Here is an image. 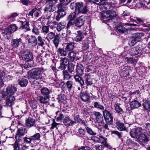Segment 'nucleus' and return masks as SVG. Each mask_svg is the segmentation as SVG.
Wrapping results in <instances>:
<instances>
[{"label": "nucleus", "instance_id": "1", "mask_svg": "<svg viewBox=\"0 0 150 150\" xmlns=\"http://www.w3.org/2000/svg\"><path fill=\"white\" fill-rule=\"evenodd\" d=\"M89 2H92L97 5H100L99 8L103 12L101 13V17L106 19L104 21L110 22L112 24L114 23L113 20L116 16V14L112 10L116 7L115 3L105 2L104 0H88Z\"/></svg>", "mask_w": 150, "mask_h": 150}, {"label": "nucleus", "instance_id": "2", "mask_svg": "<svg viewBox=\"0 0 150 150\" xmlns=\"http://www.w3.org/2000/svg\"><path fill=\"white\" fill-rule=\"evenodd\" d=\"M16 91V88L13 85H9L7 88L6 91L5 92L7 93V96L8 98L6 101L5 106L11 107L14 104L15 98L13 95Z\"/></svg>", "mask_w": 150, "mask_h": 150}, {"label": "nucleus", "instance_id": "3", "mask_svg": "<svg viewBox=\"0 0 150 150\" xmlns=\"http://www.w3.org/2000/svg\"><path fill=\"white\" fill-rule=\"evenodd\" d=\"M16 25L14 24L8 26L2 32L4 37L7 39H9L11 37L12 33L15 32L18 29Z\"/></svg>", "mask_w": 150, "mask_h": 150}, {"label": "nucleus", "instance_id": "4", "mask_svg": "<svg viewBox=\"0 0 150 150\" xmlns=\"http://www.w3.org/2000/svg\"><path fill=\"white\" fill-rule=\"evenodd\" d=\"M88 11L87 6L82 2H77L75 11L78 14H85Z\"/></svg>", "mask_w": 150, "mask_h": 150}, {"label": "nucleus", "instance_id": "5", "mask_svg": "<svg viewBox=\"0 0 150 150\" xmlns=\"http://www.w3.org/2000/svg\"><path fill=\"white\" fill-rule=\"evenodd\" d=\"M43 71V69L42 68L34 69L31 72L30 77L33 79H40L42 78L41 74Z\"/></svg>", "mask_w": 150, "mask_h": 150}, {"label": "nucleus", "instance_id": "6", "mask_svg": "<svg viewBox=\"0 0 150 150\" xmlns=\"http://www.w3.org/2000/svg\"><path fill=\"white\" fill-rule=\"evenodd\" d=\"M103 115L106 122L108 125H112L113 122V117L109 111L105 109L103 111Z\"/></svg>", "mask_w": 150, "mask_h": 150}, {"label": "nucleus", "instance_id": "7", "mask_svg": "<svg viewBox=\"0 0 150 150\" xmlns=\"http://www.w3.org/2000/svg\"><path fill=\"white\" fill-rule=\"evenodd\" d=\"M56 0H49L46 2V6L45 8V11H53L55 9V4L57 3Z\"/></svg>", "mask_w": 150, "mask_h": 150}, {"label": "nucleus", "instance_id": "8", "mask_svg": "<svg viewBox=\"0 0 150 150\" xmlns=\"http://www.w3.org/2000/svg\"><path fill=\"white\" fill-rule=\"evenodd\" d=\"M28 38L27 40L28 41V45L30 47H33L37 45L38 44L37 39L34 35H31L29 36L27 35Z\"/></svg>", "mask_w": 150, "mask_h": 150}, {"label": "nucleus", "instance_id": "9", "mask_svg": "<svg viewBox=\"0 0 150 150\" xmlns=\"http://www.w3.org/2000/svg\"><path fill=\"white\" fill-rule=\"evenodd\" d=\"M143 131V130L141 127H138L134 129L130 132L131 136L132 137L138 138Z\"/></svg>", "mask_w": 150, "mask_h": 150}, {"label": "nucleus", "instance_id": "10", "mask_svg": "<svg viewBox=\"0 0 150 150\" xmlns=\"http://www.w3.org/2000/svg\"><path fill=\"white\" fill-rule=\"evenodd\" d=\"M85 20V18L84 16H81L74 21V24L78 28H80L84 23V22Z\"/></svg>", "mask_w": 150, "mask_h": 150}, {"label": "nucleus", "instance_id": "11", "mask_svg": "<svg viewBox=\"0 0 150 150\" xmlns=\"http://www.w3.org/2000/svg\"><path fill=\"white\" fill-rule=\"evenodd\" d=\"M94 43L93 40L91 36L86 38L84 41L83 49L84 50H86L88 49L90 45H91Z\"/></svg>", "mask_w": 150, "mask_h": 150}, {"label": "nucleus", "instance_id": "12", "mask_svg": "<svg viewBox=\"0 0 150 150\" xmlns=\"http://www.w3.org/2000/svg\"><path fill=\"white\" fill-rule=\"evenodd\" d=\"M145 2L144 0H136L133 2V6L138 8H146V7L145 5Z\"/></svg>", "mask_w": 150, "mask_h": 150}, {"label": "nucleus", "instance_id": "13", "mask_svg": "<svg viewBox=\"0 0 150 150\" xmlns=\"http://www.w3.org/2000/svg\"><path fill=\"white\" fill-rule=\"evenodd\" d=\"M116 127L117 129L120 131L126 130L127 128L130 126L129 124L125 123V124L117 121L116 123Z\"/></svg>", "mask_w": 150, "mask_h": 150}, {"label": "nucleus", "instance_id": "14", "mask_svg": "<svg viewBox=\"0 0 150 150\" xmlns=\"http://www.w3.org/2000/svg\"><path fill=\"white\" fill-rule=\"evenodd\" d=\"M76 12H73L71 13L68 17V19L69 20L67 25L68 28H69L70 26L74 25V19L76 17Z\"/></svg>", "mask_w": 150, "mask_h": 150}, {"label": "nucleus", "instance_id": "15", "mask_svg": "<svg viewBox=\"0 0 150 150\" xmlns=\"http://www.w3.org/2000/svg\"><path fill=\"white\" fill-rule=\"evenodd\" d=\"M90 96L87 91H82L80 93V98L83 101H86L88 100Z\"/></svg>", "mask_w": 150, "mask_h": 150}, {"label": "nucleus", "instance_id": "16", "mask_svg": "<svg viewBox=\"0 0 150 150\" xmlns=\"http://www.w3.org/2000/svg\"><path fill=\"white\" fill-rule=\"evenodd\" d=\"M23 59L25 61L29 62L33 59V54L31 52L25 53L22 56Z\"/></svg>", "mask_w": 150, "mask_h": 150}, {"label": "nucleus", "instance_id": "17", "mask_svg": "<svg viewBox=\"0 0 150 150\" xmlns=\"http://www.w3.org/2000/svg\"><path fill=\"white\" fill-rule=\"evenodd\" d=\"M95 116L96 121L99 123H102L103 121V118L102 115L99 112H96L94 113Z\"/></svg>", "mask_w": 150, "mask_h": 150}, {"label": "nucleus", "instance_id": "18", "mask_svg": "<svg viewBox=\"0 0 150 150\" xmlns=\"http://www.w3.org/2000/svg\"><path fill=\"white\" fill-rule=\"evenodd\" d=\"M11 45L13 48H16L22 43V40L20 38L14 39L11 40Z\"/></svg>", "mask_w": 150, "mask_h": 150}, {"label": "nucleus", "instance_id": "19", "mask_svg": "<svg viewBox=\"0 0 150 150\" xmlns=\"http://www.w3.org/2000/svg\"><path fill=\"white\" fill-rule=\"evenodd\" d=\"M132 55H138L139 57L142 54V48H141L139 46L134 48L132 51Z\"/></svg>", "mask_w": 150, "mask_h": 150}, {"label": "nucleus", "instance_id": "20", "mask_svg": "<svg viewBox=\"0 0 150 150\" xmlns=\"http://www.w3.org/2000/svg\"><path fill=\"white\" fill-rule=\"evenodd\" d=\"M65 50L66 51H71L74 48V43L73 42H69L66 43Z\"/></svg>", "mask_w": 150, "mask_h": 150}, {"label": "nucleus", "instance_id": "21", "mask_svg": "<svg viewBox=\"0 0 150 150\" xmlns=\"http://www.w3.org/2000/svg\"><path fill=\"white\" fill-rule=\"evenodd\" d=\"M138 138L140 142L143 143H146L149 141L148 136L142 132L140 134Z\"/></svg>", "mask_w": 150, "mask_h": 150}, {"label": "nucleus", "instance_id": "22", "mask_svg": "<svg viewBox=\"0 0 150 150\" xmlns=\"http://www.w3.org/2000/svg\"><path fill=\"white\" fill-rule=\"evenodd\" d=\"M122 68L121 73L122 75L125 77L128 76L129 75V71L130 67L129 66H125L122 67Z\"/></svg>", "mask_w": 150, "mask_h": 150}, {"label": "nucleus", "instance_id": "23", "mask_svg": "<svg viewBox=\"0 0 150 150\" xmlns=\"http://www.w3.org/2000/svg\"><path fill=\"white\" fill-rule=\"evenodd\" d=\"M57 13L58 14L56 16V19L57 21H59L61 18L64 15H65L64 10L62 8H59Z\"/></svg>", "mask_w": 150, "mask_h": 150}, {"label": "nucleus", "instance_id": "24", "mask_svg": "<svg viewBox=\"0 0 150 150\" xmlns=\"http://www.w3.org/2000/svg\"><path fill=\"white\" fill-rule=\"evenodd\" d=\"M38 99L41 103L45 104L48 103L49 100V98L48 96H45L43 97L42 96H39L38 97Z\"/></svg>", "mask_w": 150, "mask_h": 150}, {"label": "nucleus", "instance_id": "25", "mask_svg": "<svg viewBox=\"0 0 150 150\" xmlns=\"http://www.w3.org/2000/svg\"><path fill=\"white\" fill-rule=\"evenodd\" d=\"M125 61L128 63L133 64L135 66L137 62V59H135L133 57H127L125 58Z\"/></svg>", "mask_w": 150, "mask_h": 150}, {"label": "nucleus", "instance_id": "26", "mask_svg": "<svg viewBox=\"0 0 150 150\" xmlns=\"http://www.w3.org/2000/svg\"><path fill=\"white\" fill-rule=\"evenodd\" d=\"M84 35L81 31H77V34L74 38L75 41L76 42L81 41L84 38Z\"/></svg>", "mask_w": 150, "mask_h": 150}, {"label": "nucleus", "instance_id": "27", "mask_svg": "<svg viewBox=\"0 0 150 150\" xmlns=\"http://www.w3.org/2000/svg\"><path fill=\"white\" fill-rule=\"evenodd\" d=\"M35 122V120L30 117L26 120L25 125L28 127H31L33 125Z\"/></svg>", "mask_w": 150, "mask_h": 150}, {"label": "nucleus", "instance_id": "28", "mask_svg": "<svg viewBox=\"0 0 150 150\" xmlns=\"http://www.w3.org/2000/svg\"><path fill=\"white\" fill-rule=\"evenodd\" d=\"M99 142L103 144L106 147L110 148V146L106 142V139L103 136H99Z\"/></svg>", "mask_w": 150, "mask_h": 150}, {"label": "nucleus", "instance_id": "29", "mask_svg": "<svg viewBox=\"0 0 150 150\" xmlns=\"http://www.w3.org/2000/svg\"><path fill=\"white\" fill-rule=\"evenodd\" d=\"M18 83L21 87H25L28 83V81L25 78H21L18 80Z\"/></svg>", "mask_w": 150, "mask_h": 150}, {"label": "nucleus", "instance_id": "30", "mask_svg": "<svg viewBox=\"0 0 150 150\" xmlns=\"http://www.w3.org/2000/svg\"><path fill=\"white\" fill-rule=\"evenodd\" d=\"M141 105L140 103L136 100L132 101L130 103V107L132 108H136L139 107Z\"/></svg>", "mask_w": 150, "mask_h": 150}, {"label": "nucleus", "instance_id": "31", "mask_svg": "<svg viewBox=\"0 0 150 150\" xmlns=\"http://www.w3.org/2000/svg\"><path fill=\"white\" fill-rule=\"evenodd\" d=\"M41 94L44 96H48L50 93V92L48 88H42L40 90Z\"/></svg>", "mask_w": 150, "mask_h": 150}, {"label": "nucleus", "instance_id": "32", "mask_svg": "<svg viewBox=\"0 0 150 150\" xmlns=\"http://www.w3.org/2000/svg\"><path fill=\"white\" fill-rule=\"evenodd\" d=\"M76 54L73 51L70 52L68 54L67 57L71 62L73 61L76 57Z\"/></svg>", "mask_w": 150, "mask_h": 150}, {"label": "nucleus", "instance_id": "33", "mask_svg": "<svg viewBox=\"0 0 150 150\" xmlns=\"http://www.w3.org/2000/svg\"><path fill=\"white\" fill-rule=\"evenodd\" d=\"M63 122L66 126H70L72 125L74 123V122L70 120L68 118L66 117L64 119Z\"/></svg>", "mask_w": 150, "mask_h": 150}, {"label": "nucleus", "instance_id": "34", "mask_svg": "<svg viewBox=\"0 0 150 150\" xmlns=\"http://www.w3.org/2000/svg\"><path fill=\"white\" fill-rule=\"evenodd\" d=\"M85 79L86 83L87 86L91 85L92 84V80L89 75L88 74L86 75L85 76Z\"/></svg>", "mask_w": 150, "mask_h": 150}, {"label": "nucleus", "instance_id": "35", "mask_svg": "<svg viewBox=\"0 0 150 150\" xmlns=\"http://www.w3.org/2000/svg\"><path fill=\"white\" fill-rule=\"evenodd\" d=\"M5 74L4 71H0V88L4 85L3 79L5 77Z\"/></svg>", "mask_w": 150, "mask_h": 150}, {"label": "nucleus", "instance_id": "36", "mask_svg": "<svg viewBox=\"0 0 150 150\" xmlns=\"http://www.w3.org/2000/svg\"><path fill=\"white\" fill-rule=\"evenodd\" d=\"M84 68L83 66L81 64H77L76 65V71L79 74H82L83 72Z\"/></svg>", "mask_w": 150, "mask_h": 150}, {"label": "nucleus", "instance_id": "37", "mask_svg": "<svg viewBox=\"0 0 150 150\" xmlns=\"http://www.w3.org/2000/svg\"><path fill=\"white\" fill-rule=\"evenodd\" d=\"M142 35V34L141 33H137L134 35L132 37L137 42L141 40V37Z\"/></svg>", "mask_w": 150, "mask_h": 150}, {"label": "nucleus", "instance_id": "38", "mask_svg": "<svg viewBox=\"0 0 150 150\" xmlns=\"http://www.w3.org/2000/svg\"><path fill=\"white\" fill-rule=\"evenodd\" d=\"M87 132L90 135H95L97 134L96 132L87 126L85 127Z\"/></svg>", "mask_w": 150, "mask_h": 150}, {"label": "nucleus", "instance_id": "39", "mask_svg": "<svg viewBox=\"0 0 150 150\" xmlns=\"http://www.w3.org/2000/svg\"><path fill=\"white\" fill-rule=\"evenodd\" d=\"M66 23L64 22L59 23L57 25V30L58 31H60L62 29H63Z\"/></svg>", "mask_w": 150, "mask_h": 150}, {"label": "nucleus", "instance_id": "40", "mask_svg": "<svg viewBox=\"0 0 150 150\" xmlns=\"http://www.w3.org/2000/svg\"><path fill=\"white\" fill-rule=\"evenodd\" d=\"M74 78L76 81L78 82L81 86L83 85L84 83L83 79L78 75H76L74 76Z\"/></svg>", "mask_w": 150, "mask_h": 150}, {"label": "nucleus", "instance_id": "41", "mask_svg": "<svg viewBox=\"0 0 150 150\" xmlns=\"http://www.w3.org/2000/svg\"><path fill=\"white\" fill-rule=\"evenodd\" d=\"M143 108L146 110L150 111V101H145L143 104Z\"/></svg>", "mask_w": 150, "mask_h": 150}, {"label": "nucleus", "instance_id": "42", "mask_svg": "<svg viewBox=\"0 0 150 150\" xmlns=\"http://www.w3.org/2000/svg\"><path fill=\"white\" fill-rule=\"evenodd\" d=\"M66 51L62 48H59L57 50V52L62 57H65L67 55Z\"/></svg>", "mask_w": 150, "mask_h": 150}, {"label": "nucleus", "instance_id": "43", "mask_svg": "<svg viewBox=\"0 0 150 150\" xmlns=\"http://www.w3.org/2000/svg\"><path fill=\"white\" fill-rule=\"evenodd\" d=\"M27 130L25 128L22 127L20 128L18 131V135L22 136L24 135L26 132Z\"/></svg>", "mask_w": 150, "mask_h": 150}, {"label": "nucleus", "instance_id": "44", "mask_svg": "<svg viewBox=\"0 0 150 150\" xmlns=\"http://www.w3.org/2000/svg\"><path fill=\"white\" fill-rule=\"evenodd\" d=\"M93 105L94 107L96 108L102 110H104V109L105 108L104 106L98 102H94Z\"/></svg>", "mask_w": 150, "mask_h": 150}, {"label": "nucleus", "instance_id": "45", "mask_svg": "<svg viewBox=\"0 0 150 150\" xmlns=\"http://www.w3.org/2000/svg\"><path fill=\"white\" fill-rule=\"evenodd\" d=\"M114 106L115 108V110L118 114H121L123 113L122 110L119 105L116 104H115Z\"/></svg>", "mask_w": 150, "mask_h": 150}, {"label": "nucleus", "instance_id": "46", "mask_svg": "<svg viewBox=\"0 0 150 150\" xmlns=\"http://www.w3.org/2000/svg\"><path fill=\"white\" fill-rule=\"evenodd\" d=\"M7 93L4 91L3 92H0V101L4 99H6L8 98L7 96Z\"/></svg>", "mask_w": 150, "mask_h": 150}, {"label": "nucleus", "instance_id": "47", "mask_svg": "<svg viewBox=\"0 0 150 150\" xmlns=\"http://www.w3.org/2000/svg\"><path fill=\"white\" fill-rule=\"evenodd\" d=\"M49 28L47 26H43L42 28V32L44 34H47L49 31Z\"/></svg>", "mask_w": 150, "mask_h": 150}, {"label": "nucleus", "instance_id": "48", "mask_svg": "<svg viewBox=\"0 0 150 150\" xmlns=\"http://www.w3.org/2000/svg\"><path fill=\"white\" fill-rule=\"evenodd\" d=\"M117 29L120 32H121L122 33H125L127 30V29L125 28L121 25L118 26L117 27Z\"/></svg>", "mask_w": 150, "mask_h": 150}, {"label": "nucleus", "instance_id": "49", "mask_svg": "<svg viewBox=\"0 0 150 150\" xmlns=\"http://www.w3.org/2000/svg\"><path fill=\"white\" fill-rule=\"evenodd\" d=\"M18 14L17 13H13L12 14L8 17V18L11 21H14V19L15 17L18 16Z\"/></svg>", "mask_w": 150, "mask_h": 150}, {"label": "nucleus", "instance_id": "50", "mask_svg": "<svg viewBox=\"0 0 150 150\" xmlns=\"http://www.w3.org/2000/svg\"><path fill=\"white\" fill-rule=\"evenodd\" d=\"M38 45L41 46H43L44 45L43 41L42 40V38L40 35L38 37Z\"/></svg>", "mask_w": 150, "mask_h": 150}, {"label": "nucleus", "instance_id": "51", "mask_svg": "<svg viewBox=\"0 0 150 150\" xmlns=\"http://www.w3.org/2000/svg\"><path fill=\"white\" fill-rule=\"evenodd\" d=\"M137 42L134 40V39L132 37L129 40L128 42V44L130 47L134 45L137 43Z\"/></svg>", "mask_w": 150, "mask_h": 150}, {"label": "nucleus", "instance_id": "52", "mask_svg": "<svg viewBox=\"0 0 150 150\" xmlns=\"http://www.w3.org/2000/svg\"><path fill=\"white\" fill-rule=\"evenodd\" d=\"M63 74L64 76V78L65 79H70L71 77V75L66 71H63Z\"/></svg>", "mask_w": 150, "mask_h": 150}, {"label": "nucleus", "instance_id": "53", "mask_svg": "<svg viewBox=\"0 0 150 150\" xmlns=\"http://www.w3.org/2000/svg\"><path fill=\"white\" fill-rule=\"evenodd\" d=\"M55 34L54 33L52 32H50V33H48L47 38V39H52L54 38V37H55Z\"/></svg>", "mask_w": 150, "mask_h": 150}, {"label": "nucleus", "instance_id": "54", "mask_svg": "<svg viewBox=\"0 0 150 150\" xmlns=\"http://www.w3.org/2000/svg\"><path fill=\"white\" fill-rule=\"evenodd\" d=\"M22 24V28L26 30V31H28L30 30L29 26L27 22H26L25 23H23Z\"/></svg>", "mask_w": 150, "mask_h": 150}, {"label": "nucleus", "instance_id": "55", "mask_svg": "<svg viewBox=\"0 0 150 150\" xmlns=\"http://www.w3.org/2000/svg\"><path fill=\"white\" fill-rule=\"evenodd\" d=\"M21 145V144L15 142V143L12 144L14 149L13 150H19L20 149V146Z\"/></svg>", "mask_w": 150, "mask_h": 150}, {"label": "nucleus", "instance_id": "56", "mask_svg": "<svg viewBox=\"0 0 150 150\" xmlns=\"http://www.w3.org/2000/svg\"><path fill=\"white\" fill-rule=\"evenodd\" d=\"M78 132L80 136L81 137L84 136L86 133V132L85 130L81 128L79 129Z\"/></svg>", "mask_w": 150, "mask_h": 150}, {"label": "nucleus", "instance_id": "57", "mask_svg": "<svg viewBox=\"0 0 150 150\" xmlns=\"http://www.w3.org/2000/svg\"><path fill=\"white\" fill-rule=\"evenodd\" d=\"M59 39L57 38V36L55 37L54 38L53 40V43L55 45V47L57 48L58 47L59 44Z\"/></svg>", "mask_w": 150, "mask_h": 150}, {"label": "nucleus", "instance_id": "58", "mask_svg": "<svg viewBox=\"0 0 150 150\" xmlns=\"http://www.w3.org/2000/svg\"><path fill=\"white\" fill-rule=\"evenodd\" d=\"M61 62L64 64V65L67 66L69 64V61L67 58L64 57L60 61Z\"/></svg>", "mask_w": 150, "mask_h": 150}, {"label": "nucleus", "instance_id": "59", "mask_svg": "<svg viewBox=\"0 0 150 150\" xmlns=\"http://www.w3.org/2000/svg\"><path fill=\"white\" fill-rule=\"evenodd\" d=\"M74 66L73 64H70L68 66V70L71 73H74Z\"/></svg>", "mask_w": 150, "mask_h": 150}, {"label": "nucleus", "instance_id": "60", "mask_svg": "<svg viewBox=\"0 0 150 150\" xmlns=\"http://www.w3.org/2000/svg\"><path fill=\"white\" fill-rule=\"evenodd\" d=\"M40 135L39 133H37L34 135L31 136L33 140H37L39 139Z\"/></svg>", "mask_w": 150, "mask_h": 150}, {"label": "nucleus", "instance_id": "61", "mask_svg": "<svg viewBox=\"0 0 150 150\" xmlns=\"http://www.w3.org/2000/svg\"><path fill=\"white\" fill-rule=\"evenodd\" d=\"M96 150H103L104 146L102 145H97L93 146Z\"/></svg>", "mask_w": 150, "mask_h": 150}, {"label": "nucleus", "instance_id": "62", "mask_svg": "<svg viewBox=\"0 0 150 150\" xmlns=\"http://www.w3.org/2000/svg\"><path fill=\"white\" fill-rule=\"evenodd\" d=\"M59 125V124L56 123L55 121H53L52 124V126L51 127L50 129L52 131V130L54 128H56L57 129V126Z\"/></svg>", "mask_w": 150, "mask_h": 150}, {"label": "nucleus", "instance_id": "63", "mask_svg": "<svg viewBox=\"0 0 150 150\" xmlns=\"http://www.w3.org/2000/svg\"><path fill=\"white\" fill-rule=\"evenodd\" d=\"M32 140L31 137L30 138L25 137L24 138V142L27 143H30Z\"/></svg>", "mask_w": 150, "mask_h": 150}, {"label": "nucleus", "instance_id": "64", "mask_svg": "<svg viewBox=\"0 0 150 150\" xmlns=\"http://www.w3.org/2000/svg\"><path fill=\"white\" fill-rule=\"evenodd\" d=\"M32 32L35 35H39L40 32L39 31V29L37 28H33Z\"/></svg>", "mask_w": 150, "mask_h": 150}]
</instances>
